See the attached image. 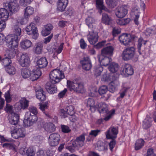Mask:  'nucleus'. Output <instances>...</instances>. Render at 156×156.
I'll return each instance as SVG.
<instances>
[{
  "label": "nucleus",
  "mask_w": 156,
  "mask_h": 156,
  "mask_svg": "<svg viewBox=\"0 0 156 156\" xmlns=\"http://www.w3.org/2000/svg\"><path fill=\"white\" fill-rule=\"evenodd\" d=\"M25 134L24 129L23 128H16L12 131L11 133L12 137L15 139L24 137Z\"/></svg>",
  "instance_id": "obj_10"
},
{
  "label": "nucleus",
  "mask_w": 156,
  "mask_h": 156,
  "mask_svg": "<svg viewBox=\"0 0 156 156\" xmlns=\"http://www.w3.org/2000/svg\"><path fill=\"white\" fill-rule=\"evenodd\" d=\"M17 10H0V18L5 21L8 20L9 16H11Z\"/></svg>",
  "instance_id": "obj_16"
},
{
  "label": "nucleus",
  "mask_w": 156,
  "mask_h": 156,
  "mask_svg": "<svg viewBox=\"0 0 156 156\" xmlns=\"http://www.w3.org/2000/svg\"><path fill=\"white\" fill-rule=\"evenodd\" d=\"M80 44L81 48L83 49L85 48L87 46L86 43L83 38L80 40Z\"/></svg>",
  "instance_id": "obj_61"
},
{
  "label": "nucleus",
  "mask_w": 156,
  "mask_h": 156,
  "mask_svg": "<svg viewBox=\"0 0 156 156\" xmlns=\"http://www.w3.org/2000/svg\"><path fill=\"white\" fill-rule=\"evenodd\" d=\"M152 119L151 118L147 116L143 122L142 126L144 129L150 128L151 125Z\"/></svg>",
  "instance_id": "obj_29"
},
{
  "label": "nucleus",
  "mask_w": 156,
  "mask_h": 156,
  "mask_svg": "<svg viewBox=\"0 0 156 156\" xmlns=\"http://www.w3.org/2000/svg\"><path fill=\"white\" fill-rule=\"evenodd\" d=\"M123 71L128 75H131L133 74V70L132 66L129 64H126L124 66Z\"/></svg>",
  "instance_id": "obj_38"
},
{
  "label": "nucleus",
  "mask_w": 156,
  "mask_h": 156,
  "mask_svg": "<svg viewBox=\"0 0 156 156\" xmlns=\"http://www.w3.org/2000/svg\"><path fill=\"white\" fill-rule=\"evenodd\" d=\"M97 109H98V111L100 113L106 114V116L105 117V119L106 121L110 119L115 112V110L114 109L109 111L108 105L104 102L98 104Z\"/></svg>",
  "instance_id": "obj_2"
},
{
  "label": "nucleus",
  "mask_w": 156,
  "mask_h": 156,
  "mask_svg": "<svg viewBox=\"0 0 156 156\" xmlns=\"http://www.w3.org/2000/svg\"><path fill=\"white\" fill-rule=\"evenodd\" d=\"M103 67L100 65H98L94 67V74L96 76H100L103 70Z\"/></svg>",
  "instance_id": "obj_40"
},
{
  "label": "nucleus",
  "mask_w": 156,
  "mask_h": 156,
  "mask_svg": "<svg viewBox=\"0 0 156 156\" xmlns=\"http://www.w3.org/2000/svg\"><path fill=\"white\" fill-rule=\"evenodd\" d=\"M83 69L86 70H89L91 68L92 65L91 61L88 57H84L80 61Z\"/></svg>",
  "instance_id": "obj_12"
},
{
  "label": "nucleus",
  "mask_w": 156,
  "mask_h": 156,
  "mask_svg": "<svg viewBox=\"0 0 156 156\" xmlns=\"http://www.w3.org/2000/svg\"><path fill=\"white\" fill-rule=\"evenodd\" d=\"M118 133L117 128L114 126H111L105 133V134L107 139L113 140L117 137V135Z\"/></svg>",
  "instance_id": "obj_9"
},
{
  "label": "nucleus",
  "mask_w": 156,
  "mask_h": 156,
  "mask_svg": "<svg viewBox=\"0 0 156 156\" xmlns=\"http://www.w3.org/2000/svg\"><path fill=\"white\" fill-rule=\"evenodd\" d=\"M37 66L40 68H43L46 67L48 62L45 57H42L38 60L37 62Z\"/></svg>",
  "instance_id": "obj_28"
},
{
  "label": "nucleus",
  "mask_w": 156,
  "mask_h": 156,
  "mask_svg": "<svg viewBox=\"0 0 156 156\" xmlns=\"http://www.w3.org/2000/svg\"><path fill=\"white\" fill-rule=\"evenodd\" d=\"M36 96L38 99L41 101H43L45 99V93L41 88L36 91Z\"/></svg>",
  "instance_id": "obj_31"
},
{
  "label": "nucleus",
  "mask_w": 156,
  "mask_h": 156,
  "mask_svg": "<svg viewBox=\"0 0 156 156\" xmlns=\"http://www.w3.org/2000/svg\"><path fill=\"white\" fill-rule=\"evenodd\" d=\"M144 141L142 139L137 140L135 144V148L136 150H138L142 147L144 146Z\"/></svg>",
  "instance_id": "obj_41"
},
{
  "label": "nucleus",
  "mask_w": 156,
  "mask_h": 156,
  "mask_svg": "<svg viewBox=\"0 0 156 156\" xmlns=\"http://www.w3.org/2000/svg\"><path fill=\"white\" fill-rule=\"evenodd\" d=\"M147 42V41H144L143 39L142 38H139L138 41L137 48L138 50H140L141 47L142 46V44H144L145 45Z\"/></svg>",
  "instance_id": "obj_54"
},
{
  "label": "nucleus",
  "mask_w": 156,
  "mask_h": 156,
  "mask_svg": "<svg viewBox=\"0 0 156 156\" xmlns=\"http://www.w3.org/2000/svg\"><path fill=\"white\" fill-rule=\"evenodd\" d=\"M127 10H115V12L116 16L119 18L124 17L127 13Z\"/></svg>",
  "instance_id": "obj_44"
},
{
  "label": "nucleus",
  "mask_w": 156,
  "mask_h": 156,
  "mask_svg": "<svg viewBox=\"0 0 156 156\" xmlns=\"http://www.w3.org/2000/svg\"><path fill=\"white\" fill-rule=\"evenodd\" d=\"M19 42L18 37L15 34L9 36L7 40V45L9 48H17Z\"/></svg>",
  "instance_id": "obj_6"
},
{
  "label": "nucleus",
  "mask_w": 156,
  "mask_h": 156,
  "mask_svg": "<svg viewBox=\"0 0 156 156\" xmlns=\"http://www.w3.org/2000/svg\"><path fill=\"white\" fill-rule=\"evenodd\" d=\"M85 140L84 135L82 134L77 137L76 139L73 142V145L76 146L77 147H82L84 145Z\"/></svg>",
  "instance_id": "obj_17"
},
{
  "label": "nucleus",
  "mask_w": 156,
  "mask_h": 156,
  "mask_svg": "<svg viewBox=\"0 0 156 156\" xmlns=\"http://www.w3.org/2000/svg\"><path fill=\"white\" fill-rule=\"evenodd\" d=\"M53 28V26L50 23L44 25L41 32V35L45 37L49 35Z\"/></svg>",
  "instance_id": "obj_20"
},
{
  "label": "nucleus",
  "mask_w": 156,
  "mask_h": 156,
  "mask_svg": "<svg viewBox=\"0 0 156 156\" xmlns=\"http://www.w3.org/2000/svg\"><path fill=\"white\" fill-rule=\"evenodd\" d=\"M60 139V136L58 134L56 133H51L48 138L49 144L51 146H55L58 144Z\"/></svg>",
  "instance_id": "obj_8"
},
{
  "label": "nucleus",
  "mask_w": 156,
  "mask_h": 156,
  "mask_svg": "<svg viewBox=\"0 0 156 156\" xmlns=\"http://www.w3.org/2000/svg\"><path fill=\"white\" fill-rule=\"evenodd\" d=\"M62 131L65 133H68L70 132L71 129L67 126L62 125L61 126Z\"/></svg>",
  "instance_id": "obj_57"
},
{
  "label": "nucleus",
  "mask_w": 156,
  "mask_h": 156,
  "mask_svg": "<svg viewBox=\"0 0 156 156\" xmlns=\"http://www.w3.org/2000/svg\"><path fill=\"white\" fill-rule=\"evenodd\" d=\"M19 4L16 0H10L9 3H4L3 7L4 10H15L17 9Z\"/></svg>",
  "instance_id": "obj_11"
},
{
  "label": "nucleus",
  "mask_w": 156,
  "mask_h": 156,
  "mask_svg": "<svg viewBox=\"0 0 156 156\" xmlns=\"http://www.w3.org/2000/svg\"><path fill=\"white\" fill-rule=\"evenodd\" d=\"M38 113L37 108L34 106H30L29 111L26 112L23 123L25 126H30L33 125L37 120V115Z\"/></svg>",
  "instance_id": "obj_1"
},
{
  "label": "nucleus",
  "mask_w": 156,
  "mask_h": 156,
  "mask_svg": "<svg viewBox=\"0 0 156 156\" xmlns=\"http://www.w3.org/2000/svg\"><path fill=\"white\" fill-rule=\"evenodd\" d=\"M9 116V122L12 125H16L18 123L19 119V116L16 113H12Z\"/></svg>",
  "instance_id": "obj_25"
},
{
  "label": "nucleus",
  "mask_w": 156,
  "mask_h": 156,
  "mask_svg": "<svg viewBox=\"0 0 156 156\" xmlns=\"http://www.w3.org/2000/svg\"><path fill=\"white\" fill-rule=\"evenodd\" d=\"M95 22V20L91 17H88L86 19V23L89 27L91 28L93 27V24Z\"/></svg>",
  "instance_id": "obj_47"
},
{
  "label": "nucleus",
  "mask_w": 156,
  "mask_h": 156,
  "mask_svg": "<svg viewBox=\"0 0 156 156\" xmlns=\"http://www.w3.org/2000/svg\"><path fill=\"white\" fill-rule=\"evenodd\" d=\"M45 130L49 133L54 131L55 129L54 125L51 123H45L44 126Z\"/></svg>",
  "instance_id": "obj_36"
},
{
  "label": "nucleus",
  "mask_w": 156,
  "mask_h": 156,
  "mask_svg": "<svg viewBox=\"0 0 156 156\" xmlns=\"http://www.w3.org/2000/svg\"><path fill=\"white\" fill-rule=\"evenodd\" d=\"M6 72L10 75H13L16 72V69L13 66L9 65L5 69Z\"/></svg>",
  "instance_id": "obj_46"
},
{
  "label": "nucleus",
  "mask_w": 156,
  "mask_h": 156,
  "mask_svg": "<svg viewBox=\"0 0 156 156\" xmlns=\"http://www.w3.org/2000/svg\"><path fill=\"white\" fill-rule=\"evenodd\" d=\"M100 64L104 66H107L112 61L111 58L109 56L103 55H100L98 58Z\"/></svg>",
  "instance_id": "obj_19"
},
{
  "label": "nucleus",
  "mask_w": 156,
  "mask_h": 156,
  "mask_svg": "<svg viewBox=\"0 0 156 156\" xmlns=\"http://www.w3.org/2000/svg\"><path fill=\"white\" fill-rule=\"evenodd\" d=\"M74 107L72 105H69L66 108V110L67 111L69 115H73L74 113Z\"/></svg>",
  "instance_id": "obj_53"
},
{
  "label": "nucleus",
  "mask_w": 156,
  "mask_h": 156,
  "mask_svg": "<svg viewBox=\"0 0 156 156\" xmlns=\"http://www.w3.org/2000/svg\"><path fill=\"white\" fill-rule=\"evenodd\" d=\"M76 147V146L73 145L72 144L68 145L66 147V148L71 152H73L74 151V149Z\"/></svg>",
  "instance_id": "obj_64"
},
{
  "label": "nucleus",
  "mask_w": 156,
  "mask_h": 156,
  "mask_svg": "<svg viewBox=\"0 0 156 156\" xmlns=\"http://www.w3.org/2000/svg\"><path fill=\"white\" fill-rule=\"evenodd\" d=\"M29 101L27 100L26 98H22L20 101L19 102L16 104V106H18V110H20L21 109H24L28 107L29 105Z\"/></svg>",
  "instance_id": "obj_23"
},
{
  "label": "nucleus",
  "mask_w": 156,
  "mask_h": 156,
  "mask_svg": "<svg viewBox=\"0 0 156 156\" xmlns=\"http://www.w3.org/2000/svg\"><path fill=\"white\" fill-rule=\"evenodd\" d=\"M135 54V49L133 47L126 48L123 51L122 56V59L127 61L132 59Z\"/></svg>",
  "instance_id": "obj_5"
},
{
  "label": "nucleus",
  "mask_w": 156,
  "mask_h": 156,
  "mask_svg": "<svg viewBox=\"0 0 156 156\" xmlns=\"http://www.w3.org/2000/svg\"><path fill=\"white\" fill-rule=\"evenodd\" d=\"M118 64L115 62H112L110 63L108 67L109 70L112 73L117 72L119 69Z\"/></svg>",
  "instance_id": "obj_37"
},
{
  "label": "nucleus",
  "mask_w": 156,
  "mask_h": 156,
  "mask_svg": "<svg viewBox=\"0 0 156 156\" xmlns=\"http://www.w3.org/2000/svg\"><path fill=\"white\" fill-rule=\"evenodd\" d=\"M63 45L64 43H61L58 47L55 48L54 49L55 54L58 55L60 53L63 49Z\"/></svg>",
  "instance_id": "obj_49"
},
{
  "label": "nucleus",
  "mask_w": 156,
  "mask_h": 156,
  "mask_svg": "<svg viewBox=\"0 0 156 156\" xmlns=\"http://www.w3.org/2000/svg\"><path fill=\"white\" fill-rule=\"evenodd\" d=\"M140 12L138 10H131L130 12V15L134 18V22L136 24H139L138 18L140 16Z\"/></svg>",
  "instance_id": "obj_32"
},
{
  "label": "nucleus",
  "mask_w": 156,
  "mask_h": 156,
  "mask_svg": "<svg viewBox=\"0 0 156 156\" xmlns=\"http://www.w3.org/2000/svg\"><path fill=\"white\" fill-rule=\"evenodd\" d=\"M96 8L98 10H106V7L104 5L103 0H95Z\"/></svg>",
  "instance_id": "obj_39"
},
{
  "label": "nucleus",
  "mask_w": 156,
  "mask_h": 156,
  "mask_svg": "<svg viewBox=\"0 0 156 156\" xmlns=\"http://www.w3.org/2000/svg\"><path fill=\"white\" fill-rule=\"evenodd\" d=\"M26 31L28 34L32 36V38L34 39H37L38 34L37 30L35 24L31 23L29 25L27 26L26 29Z\"/></svg>",
  "instance_id": "obj_7"
},
{
  "label": "nucleus",
  "mask_w": 156,
  "mask_h": 156,
  "mask_svg": "<svg viewBox=\"0 0 156 156\" xmlns=\"http://www.w3.org/2000/svg\"><path fill=\"white\" fill-rule=\"evenodd\" d=\"M35 154V152L31 148H28L26 151V154L27 156H33Z\"/></svg>",
  "instance_id": "obj_58"
},
{
  "label": "nucleus",
  "mask_w": 156,
  "mask_h": 156,
  "mask_svg": "<svg viewBox=\"0 0 156 156\" xmlns=\"http://www.w3.org/2000/svg\"><path fill=\"white\" fill-rule=\"evenodd\" d=\"M116 141L114 139L112 140L109 143L110 149L111 151H112L113 149L115 146Z\"/></svg>",
  "instance_id": "obj_62"
},
{
  "label": "nucleus",
  "mask_w": 156,
  "mask_h": 156,
  "mask_svg": "<svg viewBox=\"0 0 156 156\" xmlns=\"http://www.w3.org/2000/svg\"><path fill=\"white\" fill-rule=\"evenodd\" d=\"M87 106L90 107V110L92 112H94L96 109L97 105H95L94 101L92 98H89L87 101Z\"/></svg>",
  "instance_id": "obj_26"
},
{
  "label": "nucleus",
  "mask_w": 156,
  "mask_h": 156,
  "mask_svg": "<svg viewBox=\"0 0 156 156\" xmlns=\"http://www.w3.org/2000/svg\"><path fill=\"white\" fill-rule=\"evenodd\" d=\"M120 42L124 45H126L131 41L130 35L127 34H123L119 37Z\"/></svg>",
  "instance_id": "obj_18"
},
{
  "label": "nucleus",
  "mask_w": 156,
  "mask_h": 156,
  "mask_svg": "<svg viewBox=\"0 0 156 156\" xmlns=\"http://www.w3.org/2000/svg\"><path fill=\"white\" fill-rule=\"evenodd\" d=\"M21 31V29L17 26H16L14 27V32L15 34H15V36H17L18 37V36L20 35Z\"/></svg>",
  "instance_id": "obj_56"
},
{
  "label": "nucleus",
  "mask_w": 156,
  "mask_h": 156,
  "mask_svg": "<svg viewBox=\"0 0 156 156\" xmlns=\"http://www.w3.org/2000/svg\"><path fill=\"white\" fill-rule=\"evenodd\" d=\"M43 44L42 42H38L36 44L34 48V52L37 54H41L42 51Z\"/></svg>",
  "instance_id": "obj_35"
},
{
  "label": "nucleus",
  "mask_w": 156,
  "mask_h": 156,
  "mask_svg": "<svg viewBox=\"0 0 156 156\" xmlns=\"http://www.w3.org/2000/svg\"><path fill=\"white\" fill-rule=\"evenodd\" d=\"M117 1L118 0H106V3L109 8L112 9L116 6Z\"/></svg>",
  "instance_id": "obj_45"
},
{
  "label": "nucleus",
  "mask_w": 156,
  "mask_h": 156,
  "mask_svg": "<svg viewBox=\"0 0 156 156\" xmlns=\"http://www.w3.org/2000/svg\"><path fill=\"white\" fill-rule=\"evenodd\" d=\"M34 13V10H25L24 16L28 19V18Z\"/></svg>",
  "instance_id": "obj_59"
},
{
  "label": "nucleus",
  "mask_w": 156,
  "mask_h": 156,
  "mask_svg": "<svg viewBox=\"0 0 156 156\" xmlns=\"http://www.w3.org/2000/svg\"><path fill=\"white\" fill-rule=\"evenodd\" d=\"M129 89V88L127 87H123L122 88L119 92L120 96L118 98L119 99L120 98H123Z\"/></svg>",
  "instance_id": "obj_52"
},
{
  "label": "nucleus",
  "mask_w": 156,
  "mask_h": 156,
  "mask_svg": "<svg viewBox=\"0 0 156 156\" xmlns=\"http://www.w3.org/2000/svg\"><path fill=\"white\" fill-rule=\"evenodd\" d=\"M28 21V19L25 17V16L23 17H22L20 18L18 20V23H20L21 25L26 24L27 23Z\"/></svg>",
  "instance_id": "obj_60"
},
{
  "label": "nucleus",
  "mask_w": 156,
  "mask_h": 156,
  "mask_svg": "<svg viewBox=\"0 0 156 156\" xmlns=\"http://www.w3.org/2000/svg\"><path fill=\"white\" fill-rule=\"evenodd\" d=\"M67 82L68 88L70 91H73L78 93H83L85 92L83 85L80 82L76 80L72 81L67 80Z\"/></svg>",
  "instance_id": "obj_3"
},
{
  "label": "nucleus",
  "mask_w": 156,
  "mask_h": 156,
  "mask_svg": "<svg viewBox=\"0 0 156 156\" xmlns=\"http://www.w3.org/2000/svg\"><path fill=\"white\" fill-rule=\"evenodd\" d=\"M17 51V48H11L9 49L6 51L5 56H7L11 59L12 58L15 57Z\"/></svg>",
  "instance_id": "obj_33"
},
{
  "label": "nucleus",
  "mask_w": 156,
  "mask_h": 156,
  "mask_svg": "<svg viewBox=\"0 0 156 156\" xmlns=\"http://www.w3.org/2000/svg\"><path fill=\"white\" fill-rule=\"evenodd\" d=\"M30 58L27 54H23L19 60L20 64L23 67L27 66L30 65Z\"/></svg>",
  "instance_id": "obj_14"
},
{
  "label": "nucleus",
  "mask_w": 156,
  "mask_h": 156,
  "mask_svg": "<svg viewBox=\"0 0 156 156\" xmlns=\"http://www.w3.org/2000/svg\"><path fill=\"white\" fill-rule=\"evenodd\" d=\"M21 48L24 49H27L31 46L32 43L31 41L28 39H24L20 42Z\"/></svg>",
  "instance_id": "obj_30"
},
{
  "label": "nucleus",
  "mask_w": 156,
  "mask_h": 156,
  "mask_svg": "<svg viewBox=\"0 0 156 156\" xmlns=\"http://www.w3.org/2000/svg\"><path fill=\"white\" fill-rule=\"evenodd\" d=\"M31 74V72L29 69L25 68L22 69L21 75L24 78H27L30 77Z\"/></svg>",
  "instance_id": "obj_42"
},
{
  "label": "nucleus",
  "mask_w": 156,
  "mask_h": 156,
  "mask_svg": "<svg viewBox=\"0 0 156 156\" xmlns=\"http://www.w3.org/2000/svg\"><path fill=\"white\" fill-rule=\"evenodd\" d=\"M114 48L112 46H108L103 48L101 50V55L111 56L112 55Z\"/></svg>",
  "instance_id": "obj_24"
},
{
  "label": "nucleus",
  "mask_w": 156,
  "mask_h": 156,
  "mask_svg": "<svg viewBox=\"0 0 156 156\" xmlns=\"http://www.w3.org/2000/svg\"><path fill=\"white\" fill-rule=\"evenodd\" d=\"M31 2V0H20V4L22 5H26Z\"/></svg>",
  "instance_id": "obj_63"
},
{
  "label": "nucleus",
  "mask_w": 156,
  "mask_h": 156,
  "mask_svg": "<svg viewBox=\"0 0 156 156\" xmlns=\"http://www.w3.org/2000/svg\"><path fill=\"white\" fill-rule=\"evenodd\" d=\"M98 33L94 31L89 32L87 35V39L90 44H94L98 41Z\"/></svg>",
  "instance_id": "obj_15"
},
{
  "label": "nucleus",
  "mask_w": 156,
  "mask_h": 156,
  "mask_svg": "<svg viewBox=\"0 0 156 156\" xmlns=\"http://www.w3.org/2000/svg\"><path fill=\"white\" fill-rule=\"evenodd\" d=\"M112 21V18L106 13H103L102 15V22L106 25H110Z\"/></svg>",
  "instance_id": "obj_34"
},
{
  "label": "nucleus",
  "mask_w": 156,
  "mask_h": 156,
  "mask_svg": "<svg viewBox=\"0 0 156 156\" xmlns=\"http://www.w3.org/2000/svg\"><path fill=\"white\" fill-rule=\"evenodd\" d=\"M109 91L112 93L116 90L119 85V78L118 77H113V80L109 84Z\"/></svg>",
  "instance_id": "obj_13"
},
{
  "label": "nucleus",
  "mask_w": 156,
  "mask_h": 156,
  "mask_svg": "<svg viewBox=\"0 0 156 156\" xmlns=\"http://www.w3.org/2000/svg\"><path fill=\"white\" fill-rule=\"evenodd\" d=\"M108 91V87L107 86L105 85L101 86L98 90L99 93L101 95L104 94Z\"/></svg>",
  "instance_id": "obj_50"
},
{
  "label": "nucleus",
  "mask_w": 156,
  "mask_h": 156,
  "mask_svg": "<svg viewBox=\"0 0 156 156\" xmlns=\"http://www.w3.org/2000/svg\"><path fill=\"white\" fill-rule=\"evenodd\" d=\"M68 3V0H58L57 2L58 10H65Z\"/></svg>",
  "instance_id": "obj_27"
},
{
  "label": "nucleus",
  "mask_w": 156,
  "mask_h": 156,
  "mask_svg": "<svg viewBox=\"0 0 156 156\" xmlns=\"http://www.w3.org/2000/svg\"><path fill=\"white\" fill-rule=\"evenodd\" d=\"M5 109L7 112L10 113V115H11L12 113H15V112H13L12 106L10 104L7 103Z\"/></svg>",
  "instance_id": "obj_51"
},
{
  "label": "nucleus",
  "mask_w": 156,
  "mask_h": 156,
  "mask_svg": "<svg viewBox=\"0 0 156 156\" xmlns=\"http://www.w3.org/2000/svg\"><path fill=\"white\" fill-rule=\"evenodd\" d=\"M41 73L37 68H35L31 72L30 79L32 81L36 80L41 75Z\"/></svg>",
  "instance_id": "obj_22"
},
{
  "label": "nucleus",
  "mask_w": 156,
  "mask_h": 156,
  "mask_svg": "<svg viewBox=\"0 0 156 156\" xmlns=\"http://www.w3.org/2000/svg\"><path fill=\"white\" fill-rule=\"evenodd\" d=\"M48 103L47 102H45L44 103L40 104L39 107L40 109L47 116L48 115V114L45 112V110L48 109Z\"/></svg>",
  "instance_id": "obj_48"
},
{
  "label": "nucleus",
  "mask_w": 156,
  "mask_h": 156,
  "mask_svg": "<svg viewBox=\"0 0 156 156\" xmlns=\"http://www.w3.org/2000/svg\"><path fill=\"white\" fill-rule=\"evenodd\" d=\"M2 59L1 60V62L2 65L4 67H7L9 66L12 63V61L10 58L7 56Z\"/></svg>",
  "instance_id": "obj_43"
},
{
  "label": "nucleus",
  "mask_w": 156,
  "mask_h": 156,
  "mask_svg": "<svg viewBox=\"0 0 156 156\" xmlns=\"http://www.w3.org/2000/svg\"><path fill=\"white\" fill-rule=\"evenodd\" d=\"M55 84L51 83L49 81L47 83L45 88L49 93L52 94L57 92V87L54 85Z\"/></svg>",
  "instance_id": "obj_21"
},
{
  "label": "nucleus",
  "mask_w": 156,
  "mask_h": 156,
  "mask_svg": "<svg viewBox=\"0 0 156 156\" xmlns=\"http://www.w3.org/2000/svg\"><path fill=\"white\" fill-rule=\"evenodd\" d=\"M64 73L59 69H55L51 71L49 75V82L51 83H56L64 78Z\"/></svg>",
  "instance_id": "obj_4"
},
{
  "label": "nucleus",
  "mask_w": 156,
  "mask_h": 156,
  "mask_svg": "<svg viewBox=\"0 0 156 156\" xmlns=\"http://www.w3.org/2000/svg\"><path fill=\"white\" fill-rule=\"evenodd\" d=\"M4 97L7 103H9L11 101L12 98L9 91L8 90L5 93Z\"/></svg>",
  "instance_id": "obj_55"
}]
</instances>
